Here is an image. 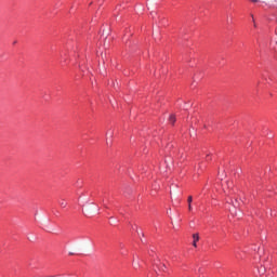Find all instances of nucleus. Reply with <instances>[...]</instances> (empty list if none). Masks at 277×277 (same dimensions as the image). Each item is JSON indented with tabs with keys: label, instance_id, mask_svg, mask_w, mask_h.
Here are the masks:
<instances>
[{
	"label": "nucleus",
	"instance_id": "4468645a",
	"mask_svg": "<svg viewBox=\"0 0 277 277\" xmlns=\"http://www.w3.org/2000/svg\"><path fill=\"white\" fill-rule=\"evenodd\" d=\"M263 253V251H261V249L259 250V254H260V258H261V254Z\"/></svg>",
	"mask_w": 277,
	"mask_h": 277
},
{
	"label": "nucleus",
	"instance_id": "1a4fd4ad",
	"mask_svg": "<svg viewBox=\"0 0 277 277\" xmlns=\"http://www.w3.org/2000/svg\"><path fill=\"white\" fill-rule=\"evenodd\" d=\"M187 202H188V205H192V202H194V197L188 196Z\"/></svg>",
	"mask_w": 277,
	"mask_h": 277
},
{
	"label": "nucleus",
	"instance_id": "7ed1b4c3",
	"mask_svg": "<svg viewBox=\"0 0 277 277\" xmlns=\"http://www.w3.org/2000/svg\"><path fill=\"white\" fill-rule=\"evenodd\" d=\"M229 212L234 217H239V212H237V206L233 205L229 209Z\"/></svg>",
	"mask_w": 277,
	"mask_h": 277
},
{
	"label": "nucleus",
	"instance_id": "423d86ee",
	"mask_svg": "<svg viewBox=\"0 0 277 277\" xmlns=\"http://www.w3.org/2000/svg\"><path fill=\"white\" fill-rule=\"evenodd\" d=\"M169 122H170L171 124H174V122H176V117H175L174 115H171V116L169 117Z\"/></svg>",
	"mask_w": 277,
	"mask_h": 277
},
{
	"label": "nucleus",
	"instance_id": "f03ea898",
	"mask_svg": "<svg viewBox=\"0 0 277 277\" xmlns=\"http://www.w3.org/2000/svg\"><path fill=\"white\" fill-rule=\"evenodd\" d=\"M154 271L156 272V274H158V272H166V264H161L160 260H154Z\"/></svg>",
	"mask_w": 277,
	"mask_h": 277
},
{
	"label": "nucleus",
	"instance_id": "0eeeda50",
	"mask_svg": "<svg viewBox=\"0 0 277 277\" xmlns=\"http://www.w3.org/2000/svg\"><path fill=\"white\" fill-rule=\"evenodd\" d=\"M258 272H259L260 276H263V274H265V267L260 266V267L258 268Z\"/></svg>",
	"mask_w": 277,
	"mask_h": 277
},
{
	"label": "nucleus",
	"instance_id": "f8f14e48",
	"mask_svg": "<svg viewBox=\"0 0 277 277\" xmlns=\"http://www.w3.org/2000/svg\"><path fill=\"white\" fill-rule=\"evenodd\" d=\"M219 179H220L221 181H223V180H224V174H220V173H219Z\"/></svg>",
	"mask_w": 277,
	"mask_h": 277
},
{
	"label": "nucleus",
	"instance_id": "9b49d317",
	"mask_svg": "<svg viewBox=\"0 0 277 277\" xmlns=\"http://www.w3.org/2000/svg\"><path fill=\"white\" fill-rule=\"evenodd\" d=\"M188 211H194V208L192 207V203H188Z\"/></svg>",
	"mask_w": 277,
	"mask_h": 277
},
{
	"label": "nucleus",
	"instance_id": "dca6fc26",
	"mask_svg": "<svg viewBox=\"0 0 277 277\" xmlns=\"http://www.w3.org/2000/svg\"><path fill=\"white\" fill-rule=\"evenodd\" d=\"M69 254H70V255H72V254H75V253H72V252H69Z\"/></svg>",
	"mask_w": 277,
	"mask_h": 277
},
{
	"label": "nucleus",
	"instance_id": "20e7f679",
	"mask_svg": "<svg viewBox=\"0 0 277 277\" xmlns=\"http://www.w3.org/2000/svg\"><path fill=\"white\" fill-rule=\"evenodd\" d=\"M113 136H114V132L111 130L106 132V144H107V146H109V137H113Z\"/></svg>",
	"mask_w": 277,
	"mask_h": 277
},
{
	"label": "nucleus",
	"instance_id": "ddd939ff",
	"mask_svg": "<svg viewBox=\"0 0 277 277\" xmlns=\"http://www.w3.org/2000/svg\"><path fill=\"white\" fill-rule=\"evenodd\" d=\"M184 109H189V105L185 104Z\"/></svg>",
	"mask_w": 277,
	"mask_h": 277
},
{
	"label": "nucleus",
	"instance_id": "f257e3e1",
	"mask_svg": "<svg viewBox=\"0 0 277 277\" xmlns=\"http://www.w3.org/2000/svg\"><path fill=\"white\" fill-rule=\"evenodd\" d=\"M82 212L84 213V215H87V217H90L91 215H96V213H98V206H96L95 203H87L85 206H83Z\"/></svg>",
	"mask_w": 277,
	"mask_h": 277
},
{
	"label": "nucleus",
	"instance_id": "9d476101",
	"mask_svg": "<svg viewBox=\"0 0 277 277\" xmlns=\"http://www.w3.org/2000/svg\"><path fill=\"white\" fill-rule=\"evenodd\" d=\"M132 230H136L137 235H140V232L137 230V226L136 225L132 226Z\"/></svg>",
	"mask_w": 277,
	"mask_h": 277
},
{
	"label": "nucleus",
	"instance_id": "2eb2a0df",
	"mask_svg": "<svg viewBox=\"0 0 277 277\" xmlns=\"http://www.w3.org/2000/svg\"><path fill=\"white\" fill-rule=\"evenodd\" d=\"M133 265H134V269H137V266L135 264H133Z\"/></svg>",
	"mask_w": 277,
	"mask_h": 277
},
{
	"label": "nucleus",
	"instance_id": "6e6552de",
	"mask_svg": "<svg viewBox=\"0 0 277 277\" xmlns=\"http://www.w3.org/2000/svg\"><path fill=\"white\" fill-rule=\"evenodd\" d=\"M58 205H60V207H62V209H66L68 203L66 201L62 200V201H58Z\"/></svg>",
	"mask_w": 277,
	"mask_h": 277
},
{
	"label": "nucleus",
	"instance_id": "f3484780",
	"mask_svg": "<svg viewBox=\"0 0 277 277\" xmlns=\"http://www.w3.org/2000/svg\"><path fill=\"white\" fill-rule=\"evenodd\" d=\"M13 44H16V41H13Z\"/></svg>",
	"mask_w": 277,
	"mask_h": 277
},
{
	"label": "nucleus",
	"instance_id": "a211bd4d",
	"mask_svg": "<svg viewBox=\"0 0 277 277\" xmlns=\"http://www.w3.org/2000/svg\"><path fill=\"white\" fill-rule=\"evenodd\" d=\"M141 235L144 237V233H141Z\"/></svg>",
	"mask_w": 277,
	"mask_h": 277
},
{
	"label": "nucleus",
	"instance_id": "39448f33",
	"mask_svg": "<svg viewBox=\"0 0 277 277\" xmlns=\"http://www.w3.org/2000/svg\"><path fill=\"white\" fill-rule=\"evenodd\" d=\"M193 239H194L193 246H194V248H196V246H197L196 242L200 240V236H198V234H194Z\"/></svg>",
	"mask_w": 277,
	"mask_h": 277
}]
</instances>
